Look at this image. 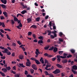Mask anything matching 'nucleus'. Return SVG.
<instances>
[{
	"label": "nucleus",
	"mask_w": 77,
	"mask_h": 77,
	"mask_svg": "<svg viewBox=\"0 0 77 77\" xmlns=\"http://www.w3.org/2000/svg\"><path fill=\"white\" fill-rule=\"evenodd\" d=\"M67 58H69L72 57V55L71 54H69L68 56H67Z\"/></svg>",
	"instance_id": "46"
},
{
	"label": "nucleus",
	"mask_w": 77,
	"mask_h": 77,
	"mask_svg": "<svg viewBox=\"0 0 77 77\" xmlns=\"http://www.w3.org/2000/svg\"><path fill=\"white\" fill-rule=\"evenodd\" d=\"M15 76L16 77H20V75L18 74H16L15 75Z\"/></svg>",
	"instance_id": "55"
},
{
	"label": "nucleus",
	"mask_w": 77,
	"mask_h": 77,
	"mask_svg": "<svg viewBox=\"0 0 77 77\" xmlns=\"http://www.w3.org/2000/svg\"><path fill=\"white\" fill-rule=\"evenodd\" d=\"M1 20H5V17H3V16H2L1 17H0Z\"/></svg>",
	"instance_id": "40"
},
{
	"label": "nucleus",
	"mask_w": 77,
	"mask_h": 77,
	"mask_svg": "<svg viewBox=\"0 0 77 77\" xmlns=\"http://www.w3.org/2000/svg\"><path fill=\"white\" fill-rule=\"evenodd\" d=\"M0 74L2 75L3 77H5V74L4 73H3L1 71H0Z\"/></svg>",
	"instance_id": "26"
},
{
	"label": "nucleus",
	"mask_w": 77,
	"mask_h": 77,
	"mask_svg": "<svg viewBox=\"0 0 77 77\" xmlns=\"http://www.w3.org/2000/svg\"><path fill=\"white\" fill-rule=\"evenodd\" d=\"M28 23H29L30 22H31L32 21V18H28L26 19Z\"/></svg>",
	"instance_id": "11"
},
{
	"label": "nucleus",
	"mask_w": 77,
	"mask_h": 77,
	"mask_svg": "<svg viewBox=\"0 0 77 77\" xmlns=\"http://www.w3.org/2000/svg\"><path fill=\"white\" fill-rule=\"evenodd\" d=\"M38 39H44V37L42 36H40L38 37Z\"/></svg>",
	"instance_id": "36"
},
{
	"label": "nucleus",
	"mask_w": 77,
	"mask_h": 77,
	"mask_svg": "<svg viewBox=\"0 0 77 77\" xmlns=\"http://www.w3.org/2000/svg\"><path fill=\"white\" fill-rule=\"evenodd\" d=\"M30 71L31 74H33V73H34V70L33 69H31Z\"/></svg>",
	"instance_id": "34"
},
{
	"label": "nucleus",
	"mask_w": 77,
	"mask_h": 77,
	"mask_svg": "<svg viewBox=\"0 0 77 77\" xmlns=\"http://www.w3.org/2000/svg\"><path fill=\"white\" fill-rule=\"evenodd\" d=\"M56 66L57 67L59 68H62V66L59 64H56Z\"/></svg>",
	"instance_id": "15"
},
{
	"label": "nucleus",
	"mask_w": 77,
	"mask_h": 77,
	"mask_svg": "<svg viewBox=\"0 0 77 77\" xmlns=\"http://www.w3.org/2000/svg\"><path fill=\"white\" fill-rule=\"evenodd\" d=\"M60 58H62V59H66V58H67L66 57V56H60Z\"/></svg>",
	"instance_id": "35"
},
{
	"label": "nucleus",
	"mask_w": 77,
	"mask_h": 77,
	"mask_svg": "<svg viewBox=\"0 0 77 77\" xmlns=\"http://www.w3.org/2000/svg\"><path fill=\"white\" fill-rule=\"evenodd\" d=\"M45 63H48V60H47L46 59H45Z\"/></svg>",
	"instance_id": "51"
},
{
	"label": "nucleus",
	"mask_w": 77,
	"mask_h": 77,
	"mask_svg": "<svg viewBox=\"0 0 77 77\" xmlns=\"http://www.w3.org/2000/svg\"><path fill=\"white\" fill-rule=\"evenodd\" d=\"M21 5L22 6V7L23 9H25V8H27V7L26 5H24V3L23 2L21 3Z\"/></svg>",
	"instance_id": "5"
},
{
	"label": "nucleus",
	"mask_w": 77,
	"mask_h": 77,
	"mask_svg": "<svg viewBox=\"0 0 77 77\" xmlns=\"http://www.w3.org/2000/svg\"><path fill=\"white\" fill-rule=\"evenodd\" d=\"M0 30L1 32H2V33H4V30H3L2 29H0Z\"/></svg>",
	"instance_id": "61"
},
{
	"label": "nucleus",
	"mask_w": 77,
	"mask_h": 77,
	"mask_svg": "<svg viewBox=\"0 0 77 77\" xmlns=\"http://www.w3.org/2000/svg\"><path fill=\"white\" fill-rule=\"evenodd\" d=\"M26 76H27V77H33V76L30 75V74L27 75Z\"/></svg>",
	"instance_id": "62"
},
{
	"label": "nucleus",
	"mask_w": 77,
	"mask_h": 77,
	"mask_svg": "<svg viewBox=\"0 0 77 77\" xmlns=\"http://www.w3.org/2000/svg\"><path fill=\"white\" fill-rule=\"evenodd\" d=\"M59 54H60V55H61V54H62V53H63V51H59L58 52Z\"/></svg>",
	"instance_id": "38"
},
{
	"label": "nucleus",
	"mask_w": 77,
	"mask_h": 77,
	"mask_svg": "<svg viewBox=\"0 0 77 77\" xmlns=\"http://www.w3.org/2000/svg\"><path fill=\"white\" fill-rule=\"evenodd\" d=\"M35 62L36 63V64H37V65H39V64H40V62H39V61L37 60H35Z\"/></svg>",
	"instance_id": "18"
},
{
	"label": "nucleus",
	"mask_w": 77,
	"mask_h": 77,
	"mask_svg": "<svg viewBox=\"0 0 77 77\" xmlns=\"http://www.w3.org/2000/svg\"><path fill=\"white\" fill-rule=\"evenodd\" d=\"M5 31H9V32H11V30L10 29H4Z\"/></svg>",
	"instance_id": "42"
},
{
	"label": "nucleus",
	"mask_w": 77,
	"mask_h": 77,
	"mask_svg": "<svg viewBox=\"0 0 77 77\" xmlns=\"http://www.w3.org/2000/svg\"><path fill=\"white\" fill-rule=\"evenodd\" d=\"M30 28H33L34 29H36L37 28V26L35 25H33L30 27Z\"/></svg>",
	"instance_id": "6"
},
{
	"label": "nucleus",
	"mask_w": 77,
	"mask_h": 77,
	"mask_svg": "<svg viewBox=\"0 0 77 77\" xmlns=\"http://www.w3.org/2000/svg\"><path fill=\"white\" fill-rule=\"evenodd\" d=\"M2 70L4 72H6L8 71L7 69H6V68H2Z\"/></svg>",
	"instance_id": "17"
},
{
	"label": "nucleus",
	"mask_w": 77,
	"mask_h": 77,
	"mask_svg": "<svg viewBox=\"0 0 77 77\" xmlns=\"http://www.w3.org/2000/svg\"><path fill=\"white\" fill-rule=\"evenodd\" d=\"M19 57L20 59L22 60L24 59V56L22 55H20L19 56Z\"/></svg>",
	"instance_id": "8"
},
{
	"label": "nucleus",
	"mask_w": 77,
	"mask_h": 77,
	"mask_svg": "<svg viewBox=\"0 0 77 77\" xmlns=\"http://www.w3.org/2000/svg\"><path fill=\"white\" fill-rule=\"evenodd\" d=\"M1 26H2V27H5V23L4 22H1Z\"/></svg>",
	"instance_id": "23"
},
{
	"label": "nucleus",
	"mask_w": 77,
	"mask_h": 77,
	"mask_svg": "<svg viewBox=\"0 0 77 77\" xmlns=\"http://www.w3.org/2000/svg\"><path fill=\"white\" fill-rule=\"evenodd\" d=\"M1 6L4 9H6V6L4 4H1Z\"/></svg>",
	"instance_id": "20"
},
{
	"label": "nucleus",
	"mask_w": 77,
	"mask_h": 77,
	"mask_svg": "<svg viewBox=\"0 0 77 77\" xmlns=\"http://www.w3.org/2000/svg\"><path fill=\"white\" fill-rule=\"evenodd\" d=\"M72 71L73 72L74 74H76V72L74 70H73L72 69Z\"/></svg>",
	"instance_id": "56"
},
{
	"label": "nucleus",
	"mask_w": 77,
	"mask_h": 77,
	"mask_svg": "<svg viewBox=\"0 0 77 77\" xmlns=\"http://www.w3.org/2000/svg\"><path fill=\"white\" fill-rule=\"evenodd\" d=\"M54 49V47L52 46V47H51L49 49V50L50 51H52L53 50V49Z\"/></svg>",
	"instance_id": "33"
},
{
	"label": "nucleus",
	"mask_w": 77,
	"mask_h": 77,
	"mask_svg": "<svg viewBox=\"0 0 77 77\" xmlns=\"http://www.w3.org/2000/svg\"><path fill=\"white\" fill-rule=\"evenodd\" d=\"M1 1L2 3H4L5 5H6V3H7V1L6 0H4V1L3 0H1Z\"/></svg>",
	"instance_id": "7"
},
{
	"label": "nucleus",
	"mask_w": 77,
	"mask_h": 77,
	"mask_svg": "<svg viewBox=\"0 0 77 77\" xmlns=\"http://www.w3.org/2000/svg\"><path fill=\"white\" fill-rule=\"evenodd\" d=\"M38 44H43V41L42 40H39L38 42Z\"/></svg>",
	"instance_id": "27"
},
{
	"label": "nucleus",
	"mask_w": 77,
	"mask_h": 77,
	"mask_svg": "<svg viewBox=\"0 0 77 77\" xmlns=\"http://www.w3.org/2000/svg\"><path fill=\"white\" fill-rule=\"evenodd\" d=\"M61 77H64L65 76V75L63 74V73H61Z\"/></svg>",
	"instance_id": "60"
},
{
	"label": "nucleus",
	"mask_w": 77,
	"mask_h": 77,
	"mask_svg": "<svg viewBox=\"0 0 77 77\" xmlns=\"http://www.w3.org/2000/svg\"><path fill=\"white\" fill-rule=\"evenodd\" d=\"M31 63L30 62H27L26 63V66H30Z\"/></svg>",
	"instance_id": "12"
},
{
	"label": "nucleus",
	"mask_w": 77,
	"mask_h": 77,
	"mask_svg": "<svg viewBox=\"0 0 77 77\" xmlns=\"http://www.w3.org/2000/svg\"><path fill=\"white\" fill-rule=\"evenodd\" d=\"M6 53L8 55H10V54H11V52H7Z\"/></svg>",
	"instance_id": "45"
},
{
	"label": "nucleus",
	"mask_w": 77,
	"mask_h": 77,
	"mask_svg": "<svg viewBox=\"0 0 77 77\" xmlns=\"http://www.w3.org/2000/svg\"><path fill=\"white\" fill-rule=\"evenodd\" d=\"M54 35V36H53V35H51L50 36V38L51 39H54V38H56V37H57V35Z\"/></svg>",
	"instance_id": "16"
},
{
	"label": "nucleus",
	"mask_w": 77,
	"mask_h": 77,
	"mask_svg": "<svg viewBox=\"0 0 77 77\" xmlns=\"http://www.w3.org/2000/svg\"><path fill=\"white\" fill-rule=\"evenodd\" d=\"M32 32H28V36H29V35L31 36L32 35Z\"/></svg>",
	"instance_id": "41"
},
{
	"label": "nucleus",
	"mask_w": 77,
	"mask_h": 77,
	"mask_svg": "<svg viewBox=\"0 0 77 77\" xmlns=\"http://www.w3.org/2000/svg\"><path fill=\"white\" fill-rule=\"evenodd\" d=\"M44 55L45 56H48V54L47 53H45L44 54Z\"/></svg>",
	"instance_id": "57"
},
{
	"label": "nucleus",
	"mask_w": 77,
	"mask_h": 77,
	"mask_svg": "<svg viewBox=\"0 0 77 77\" xmlns=\"http://www.w3.org/2000/svg\"><path fill=\"white\" fill-rule=\"evenodd\" d=\"M56 59V57L53 58L52 59V61H54Z\"/></svg>",
	"instance_id": "54"
},
{
	"label": "nucleus",
	"mask_w": 77,
	"mask_h": 77,
	"mask_svg": "<svg viewBox=\"0 0 77 77\" xmlns=\"http://www.w3.org/2000/svg\"><path fill=\"white\" fill-rule=\"evenodd\" d=\"M21 48L23 50V51H25L26 50V48H24V47H22Z\"/></svg>",
	"instance_id": "49"
},
{
	"label": "nucleus",
	"mask_w": 77,
	"mask_h": 77,
	"mask_svg": "<svg viewBox=\"0 0 77 77\" xmlns=\"http://www.w3.org/2000/svg\"><path fill=\"white\" fill-rule=\"evenodd\" d=\"M10 21H11V24L12 25H14V24H15V22H14V20H11Z\"/></svg>",
	"instance_id": "25"
},
{
	"label": "nucleus",
	"mask_w": 77,
	"mask_h": 77,
	"mask_svg": "<svg viewBox=\"0 0 77 77\" xmlns=\"http://www.w3.org/2000/svg\"><path fill=\"white\" fill-rule=\"evenodd\" d=\"M6 68L7 69V70H8V71H9L11 70V67L9 66L8 67H6Z\"/></svg>",
	"instance_id": "29"
},
{
	"label": "nucleus",
	"mask_w": 77,
	"mask_h": 77,
	"mask_svg": "<svg viewBox=\"0 0 77 77\" xmlns=\"http://www.w3.org/2000/svg\"><path fill=\"white\" fill-rule=\"evenodd\" d=\"M32 36L33 38H34L35 39H36V35H35V34L32 35Z\"/></svg>",
	"instance_id": "59"
},
{
	"label": "nucleus",
	"mask_w": 77,
	"mask_h": 77,
	"mask_svg": "<svg viewBox=\"0 0 77 77\" xmlns=\"http://www.w3.org/2000/svg\"><path fill=\"white\" fill-rule=\"evenodd\" d=\"M49 25L50 27H51L52 26V23H51V22L50 21L49 22Z\"/></svg>",
	"instance_id": "52"
},
{
	"label": "nucleus",
	"mask_w": 77,
	"mask_h": 77,
	"mask_svg": "<svg viewBox=\"0 0 77 77\" xmlns=\"http://www.w3.org/2000/svg\"><path fill=\"white\" fill-rule=\"evenodd\" d=\"M53 73L54 74H57L58 73H60V71L59 69H56L53 72Z\"/></svg>",
	"instance_id": "1"
},
{
	"label": "nucleus",
	"mask_w": 77,
	"mask_h": 77,
	"mask_svg": "<svg viewBox=\"0 0 77 77\" xmlns=\"http://www.w3.org/2000/svg\"><path fill=\"white\" fill-rule=\"evenodd\" d=\"M53 51L55 53L57 52V48L56 47H54V48Z\"/></svg>",
	"instance_id": "19"
},
{
	"label": "nucleus",
	"mask_w": 77,
	"mask_h": 77,
	"mask_svg": "<svg viewBox=\"0 0 77 77\" xmlns=\"http://www.w3.org/2000/svg\"><path fill=\"white\" fill-rule=\"evenodd\" d=\"M40 20V17H37L36 19V21H39Z\"/></svg>",
	"instance_id": "39"
},
{
	"label": "nucleus",
	"mask_w": 77,
	"mask_h": 77,
	"mask_svg": "<svg viewBox=\"0 0 77 77\" xmlns=\"http://www.w3.org/2000/svg\"><path fill=\"white\" fill-rule=\"evenodd\" d=\"M19 65L20 66H21L22 67H23V68H24V67L26 66H25L24 65H23V63H20L19 64Z\"/></svg>",
	"instance_id": "31"
},
{
	"label": "nucleus",
	"mask_w": 77,
	"mask_h": 77,
	"mask_svg": "<svg viewBox=\"0 0 77 77\" xmlns=\"http://www.w3.org/2000/svg\"><path fill=\"white\" fill-rule=\"evenodd\" d=\"M23 27V25L21 23H19V26H17L16 27L18 29H20L21 30V29L20 27Z\"/></svg>",
	"instance_id": "3"
},
{
	"label": "nucleus",
	"mask_w": 77,
	"mask_h": 77,
	"mask_svg": "<svg viewBox=\"0 0 77 77\" xmlns=\"http://www.w3.org/2000/svg\"><path fill=\"white\" fill-rule=\"evenodd\" d=\"M59 35L60 36V37H63V36H65V35H64L62 32H60L59 33Z\"/></svg>",
	"instance_id": "10"
},
{
	"label": "nucleus",
	"mask_w": 77,
	"mask_h": 77,
	"mask_svg": "<svg viewBox=\"0 0 77 77\" xmlns=\"http://www.w3.org/2000/svg\"><path fill=\"white\" fill-rule=\"evenodd\" d=\"M52 33L54 34V35H55V36H57V34H56L54 32V31H52Z\"/></svg>",
	"instance_id": "50"
},
{
	"label": "nucleus",
	"mask_w": 77,
	"mask_h": 77,
	"mask_svg": "<svg viewBox=\"0 0 77 77\" xmlns=\"http://www.w3.org/2000/svg\"><path fill=\"white\" fill-rule=\"evenodd\" d=\"M14 21H17V22H18V24H19V23L21 22L20 20H18V18H17L16 17H14Z\"/></svg>",
	"instance_id": "4"
},
{
	"label": "nucleus",
	"mask_w": 77,
	"mask_h": 77,
	"mask_svg": "<svg viewBox=\"0 0 77 77\" xmlns=\"http://www.w3.org/2000/svg\"><path fill=\"white\" fill-rule=\"evenodd\" d=\"M6 36H7V39H8L9 40H11V38L9 37V35H8V34H6Z\"/></svg>",
	"instance_id": "47"
},
{
	"label": "nucleus",
	"mask_w": 77,
	"mask_h": 77,
	"mask_svg": "<svg viewBox=\"0 0 77 77\" xmlns=\"http://www.w3.org/2000/svg\"><path fill=\"white\" fill-rule=\"evenodd\" d=\"M67 60L66 59H63L62 60V62L63 63H66L67 62Z\"/></svg>",
	"instance_id": "9"
},
{
	"label": "nucleus",
	"mask_w": 77,
	"mask_h": 77,
	"mask_svg": "<svg viewBox=\"0 0 77 77\" xmlns=\"http://www.w3.org/2000/svg\"><path fill=\"white\" fill-rule=\"evenodd\" d=\"M1 58L2 59L4 60V59H5L6 58V57H5V56L1 57Z\"/></svg>",
	"instance_id": "44"
},
{
	"label": "nucleus",
	"mask_w": 77,
	"mask_h": 77,
	"mask_svg": "<svg viewBox=\"0 0 77 77\" xmlns=\"http://www.w3.org/2000/svg\"><path fill=\"white\" fill-rule=\"evenodd\" d=\"M0 48H1V49H2V50H5V47L2 46H0Z\"/></svg>",
	"instance_id": "53"
},
{
	"label": "nucleus",
	"mask_w": 77,
	"mask_h": 77,
	"mask_svg": "<svg viewBox=\"0 0 77 77\" xmlns=\"http://www.w3.org/2000/svg\"><path fill=\"white\" fill-rule=\"evenodd\" d=\"M48 32V35H50L51 34V31H50V30H47Z\"/></svg>",
	"instance_id": "30"
},
{
	"label": "nucleus",
	"mask_w": 77,
	"mask_h": 77,
	"mask_svg": "<svg viewBox=\"0 0 77 77\" xmlns=\"http://www.w3.org/2000/svg\"><path fill=\"white\" fill-rule=\"evenodd\" d=\"M45 73L46 75H50V74H49V73H48V72L47 71H45Z\"/></svg>",
	"instance_id": "28"
},
{
	"label": "nucleus",
	"mask_w": 77,
	"mask_h": 77,
	"mask_svg": "<svg viewBox=\"0 0 77 77\" xmlns=\"http://www.w3.org/2000/svg\"><path fill=\"white\" fill-rule=\"evenodd\" d=\"M49 47H50V46L49 45H48V47L44 48V49L45 50H48V49L49 48Z\"/></svg>",
	"instance_id": "37"
},
{
	"label": "nucleus",
	"mask_w": 77,
	"mask_h": 77,
	"mask_svg": "<svg viewBox=\"0 0 77 77\" xmlns=\"http://www.w3.org/2000/svg\"><path fill=\"white\" fill-rule=\"evenodd\" d=\"M35 53L36 54V55H35V57H37L38 56V55H39L38 54H40V52L39 51H38V52L35 51Z\"/></svg>",
	"instance_id": "13"
},
{
	"label": "nucleus",
	"mask_w": 77,
	"mask_h": 77,
	"mask_svg": "<svg viewBox=\"0 0 77 77\" xmlns=\"http://www.w3.org/2000/svg\"><path fill=\"white\" fill-rule=\"evenodd\" d=\"M17 44H19V45H21V44H22L21 42H20V40L18 41L17 42Z\"/></svg>",
	"instance_id": "43"
},
{
	"label": "nucleus",
	"mask_w": 77,
	"mask_h": 77,
	"mask_svg": "<svg viewBox=\"0 0 77 77\" xmlns=\"http://www.w3.org/2000/svg\"><path fill=\"white\" fill-rule=\"evenodd\" d=\"M31 60H33L34 61H35V60H36L33 57L31 58Z\"/></svg>",
	"instance_id": "58"
},
{
	"label": "nucleus",
	"mask_w": 77,
	"mask_h": 77,
	"mask_svg": "<svg viewBox=\"0 0 77 77\" xmlns=\"http://www.w3.org/2000/svg\"><path fill=\"white\" fill-rule=\"evenodd\" d=\"M24 74L25 75L28 74V72L27 70H25Z\"/></svg>",
	"instance_id": "48"
},
{
	"label": "nucleus",
	"mask_w": 77,
	"mask_h": 77,
	"mask_svg": "<svg viewBox=\"0 0 77 77\" xmlns=\"http://www.w3.org/2000/svg\"><path fill=\"white\" fill-rule=\"evenodd\" d=\"M32 67L34 70H37L38 69V67L35 64H33L32 66Z\"/></svg>",
	"instance_id": "2"
},
{
	"label": "nucleus",
	"mask_w": 77,
	"mask_h": 77,
	"mask_svg": "<svg viewBox=\"0 0 77 77\" xmlns=\"http://www.w3.org/2000/svg\"><path fill=\"white\" fill-rule=\"evenodd\" d=\"M60 60H61L60 59H57V60L58 63H59V62H60Z\"/></svg>",
	"instance_id": "64"
},
{
	"label": "nucleus",
	"mask_w": 77,
	"mask_h": 77,
	"mask_svg": "<svg viewBox=\"0 0 77 77\" xmlns=\"http://www.w3.org/2000/svg\"><path fill=\"white\" fill-rule=\"evenodd\" d=\"M72 68L73 69H75V70H76V69H77V66H76V65H74L72 67Z\"/></svg>",
	"instance_id": "14"
},
{
	"label": "nucleus",
	"mask_w": 77,
	"mask_h": 77,
	"mask_svg": "<svg viewBox=\"0 0 77 77\" xmlns=\"http://www.w3.org/2000/svg\"><path fill=\"white\" fill-rule=\"evenodd\" d=\"M4 50H5L3 51V53H7V51H9L7 48H5Z\"/></svg>",
	"instance_id": "21"
},
{
	"label": "nucleus",
	"mask_w": 77,
	"mask_h": 77,
	"mask_svg": "<svg viewBox=\"0 0 77 77\" xmlns=\"http://www.w3.org/2000/svg\"><path fill=\"white\" fill-rule=\"evenodd\" d=\"M3 14H4L5 17H8V13H7V12H5L3 13Z\"/></svg>",
	"instance_id": "22"
},
{
	"label": "nucleus",
	"mask_w": 77,
	"mask_h": 77,
	"mask_svg": "<svg viewBox=\"0 0 77 77\" xmlns=\"http://www.w3.org/2000/svg\"><path fill=\"white\" fill-rule=\"evenodd\" d=\"M70 51L72 53V54H74V53H75V50L74 49H71L70 50Z\"/></svg>",
	"instance_id": "32"
},
{
	"label": "nucleus",
	"mask_w": 77,
	"mask_h": 77,
	"mask_svg": "<svg viewBox=\"0 0 77 77\" xmlns=\"http://www.w3.org/2000/svg\"><path fill=\"white\" fill-rule=\"evenodd\" d=\"M48 17H49V16L48 15L46 16L45 17V19L46 20H47V19H48Z\"/></svg>",
	"instance_id": "63"
},
{
	"label": "nucleus",
	"mask_w": 77,
	"mask_h": 77,
	"mask_svg": "<svg viewBox=\"0 0 77 77\" xmlns=\"http://www.w3.org/2000/svg\"><path fill=\"white\" fill-rule=\"evenodd\" d=\"M21 14H24L25 13H27V11H26V10H23L21 12Z\"/></svg>",
	"instance_id": "24"
}]
</instances>
